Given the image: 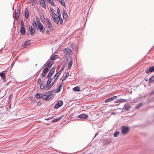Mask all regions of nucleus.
<instances>
[{
    "label": "nucleus",
    "mask_w": 154,
    "mask_h": 154,
    "mask_svg": "<svg viewBox=\"0 0 154 154\" xmlns=\"http://www.w3.org/2000/svg\"><path fill=\"white\" fill-rule=\"evenodd\" d=\"M50 15L52 17L54 21L57 24H59V21L58 20L57 16L53 11L51 10V13Z\"/></svg>",
    "instance_id": "nucleus-1"
},
{
    "label": "nucleus",
    "mask_w": 154,
    "mask_h": 154,
    "mask_svg": "<svg viewBox=\"0 0 154 154\" xmlns=\"http://www.w3.org/2000/svg\"><path fill=\"white\" fill-rule=\"evenodd\" d=\"M38 28L40 32L43 33L45 30V28L44 27L42 23L40 21H38Z\"/></svg>",
    "instance_id": "nucleus-2"
},
{
    "label": "nucleus",
    "mask_w": 154,
    "mask_h": 154,
    "mask_svg": "<svg viewBox=\"0 0 154 154\" xmlns=\"http://www.w3.org/2000/svg\"><path fill=\"white\" fill-rule=\"evenodd\" d=\"M20 26V32L22 35H24L25 34V30L24 28V23L23 20L21 21Z\"/></svg>",
    "instance_id": "nucleus-3"
},
{
    "label": "nucleus",
    "mask_w": 154,
    "mask_h": 154,
    "mask_svg": "<svg viewBox=\"0 0 154 154\" xmlns=\"http://www.w3.org/2000/svg\"><path fill=\"white\" fill-rule=\"evenodd\" d=\"M121 129V132L123 134H126L129 132V128L128 127L122 126Z\"/></svg>",
    "instance_id": "nucleus-4"
},
{
    "label": "nucleus",
    "mask_w": 154,
    "mask_h": 154,
    "mask_svg": "<svg viewBox=\"0 0 154 154\" xmlns=\"http://www.w3.org/2000/svg\"><path fill=\"white\" fill-rule=\"evenodd\" d=\"M46 21L47 23V25L48 28L50 30L53 31V30L52 28L53 26L50 21L48 18L46 19Z\"/></svg>",
    "instance_id": "nucleus-5"
},
{
    "label": "nucleus",
    "mask_w": 154,
    "mask_h": 154,
    "mask_svg": "<svg viewBox=\"0 0 154 154\" xmlns=\"http://www.w3.org/2000/svg\"><path fill=\"white\" fill-rule=\"evenodd\" d=\"M20 13V11L19 10H17L15 11V14L14 16V17L16 20H17L18 19Z\"/></svg>",
    "instance_id": "nucleus-6"
},
{
    "label": "nucleus",
    "mask_w": 154,
    "mask_h": 154,
    "mask_svg": "<svg viewBox=\"0 0 154 154\" xmlns=\"http://www.w3.org/2000/svg\"><path fill=\"white\" fill-rule=\"evenodd\" d=\"M63 101L62 100L58 101L54 106L55 108L57 109L60 107L63 104Z\"/></svg>",
    "instance_id": "nucleus-7"
},
{
    "label": "nucleus",
    "mask_w": 154,
    "mask_h": 154,
    "mask_svg": "<svg viewBox=\"0 0 154 154\" xmlns=\"http://www.w3.org/2000/svg\"><path fill=\"white\" fill-rule=\"evenodd\" d=\"M47 100H50L54 97V95L53 94H50V93L49 91L47 92Z\"/></svg>",
    "instance_id": "nucleus-8"
},
{
    "label": "nucleus",
    "mask_w": 154,
    "mask_h": 154,
    "mask_svg": "<svg viewBox=\"0 0 154 154\" xmlns=\"http://www.w3.org/2000/svg\"><path fill=\"white\" fill-rule=\"evenodd\" d=\"M63 51L65 53H66L69 55H71L72 54V51L68 48H64L63 50Z\"/></svg>",
    "instance_id": "nucleus-9"
},
{
    "label": "nucleus",
    "mask_w": 154,
    "mask_h": 154,
    "mask_svg": "<svg viewBox=\"0 0 154 154\" xmlns=\"http://www.w3.org/2000/svg\"><path fill=\"white\" fill-rule=\"evenodd\" d=\"M51 81H52V80L51 79H49L48 80V81L47 82V85L46 87H48L49 88H50L53 85V82L51 84H50Z\"/></svg>",
    "instance_id": "nucleus-10"
},
{
    "label": "nucleus",
    "mask_w": 154,
    "mask_h": 154,
    "mask_svg": "<svg viewBox=\"0 0 154 154\" xmlns=\"http://www.w3.org/2000/svg\"><path fill=\"white\" fill-rule=\"evenodd\" d=\"M28 27L31 34V35H34L35 34V30L33 29L32 26L30 25H29Z\"/></svg>",
    "instance_id": "nucleus-11"
},
{
    "label": "nucleus",
    "mask_w": 154,
    "mask_h": 154,
    "mask_svg": "<svg viewBox=\"0 0 154 154\" xmlns=\"http://www.w3.org/2000/svg\"><path fill=\"white\" fill-rule=\"evenodd\" d=\"M126 101V100L125 99L122 98L118 99L115 101V103H119L122 102H125Z\"/></svg>",
    "instance_id": "nucleus-12"
},
{
    "label": "nucleus",
    "mask_w": 154,
    "mask_h": 154,
    "mask_svg": "<svg viewBox=\"0 0 154 154\" xmlns=\"http://www.w3.org/2000/svg\"><path fill=\"white\" fill-rule=\"evenodd\" d=\"M30 40H28L26 41L25 42H24L22 44V45L24 48H26L27 45H29L30 44Z\"/></svg>",
    "instance_id": "nucleus-13"
},
{
    "label": "nucleus",
    "mask_w": 154,
    "mask_h": 154,
    "mask_svg": "<svg viewBox=\"0 0 154 154\" xmlns=\"http://www.w3.org/2000/svg\"><path fill=\"white\" fill-rule=\"evenodd\" d=\"M63 82H62V83L60 84L59 86L57 88V90L56 91V93H58L59 92L61 88L63 87Z\"/></svg>",
    "instance_id": "nucleus-14"
},
{
    "label": "nucleus",
    "mask_w": 154,
    "mask_h": 154,
    "mask_svg": "<svg viewBox=\"0 0 154 154\" xmlns=\"http://www.w3.org/2000/svg\"><path fill=\"white\" fill-rule=\"evenodd\" d=\"M78 117L80 119H87L88 118V116L85 114H82L79 115Z\"/></svg>",
    "instance_id": "nucleus-15"
},
{
    "label": "nucleus",
    "mask_w": 154,
    "mask_h": 154,
    "mask_svg": "<svg viewBox=\"0 0 154 154\" xmlns=\"http://www.w3.org/2000/svg\"><path fill=\"white\" fill-rule=\"evenodd\" d=\"M59 76V75H58L56 74L54 75L53 77L51 78V79L52 80V81H53V83L56 82L57 79Z\"/></svg>",
    "instance_id": "nucleus-16"
},
{
    "label": "nucleus",
    "mask_w": 154,
    "mask_h": 154,
    "mask_svg": "<svg viewBox=\"0 0 154 154\" xmlns=\"http://www.w3.org/2000/svg\"><path fill=\"white\" fill-rule=\"evenodd\" d=\"M26 19H27L29 17V12L27 8H26L24 13Z\"/></svg>",
    "instance_id": "nucleus-17"
},
{
    "label": "nucleus",
    "mask_w": 154,
    "mask_h": 154,
    "mask_svg": "<svg viewBox=\"0 0 154 154\" xmlns=\"http://www.w3.org/2000/svg\"><path fill=\"white\" fill-rule=\"evenodd\" d=\"M45 0H41L40 1V2L42 6L44 8H46V5L45 3Z\"/></svg>",
    "instance_id": "nucleus-18"
},
{
    "label": "nucleus",
    "mask_w": 154,
    "mask_h": 154,
    "mask_svg": "<svg viewBox=\"0 0 154 154\" xmlns=\"http://www.w3.org/2000/svg\"><path fill=\"white\" fill-rule=\"evenodd\" d=\"M43 94L38 93L35 94V97L38 98H42Z\"/></svg>",
    "instance_id": "nucleus-19"
},
{
    "label": "nucleus",
    "mask_w": 154,
    "mask_h": 154,
    "mask_svg": "<svg viewBox=\"0 0 154 154\" xmlns=\"http://www.w3.org/2000/svg\"><path fill=\"white\" fill-rule=\"evenodd\" d=\"M0 76L4 80H5L6 78L5 73L2 72H1L0 73Z\"/></svg>",
    "instance_id": "nucleus-20"
},
{
    "label": "nucleus",
    "mask_w": 154,
    "mask_h": 154,
    "mask_svg": "<svg viewBox=\"0 0 154 154\" xmlns=\"http://www.w3.org/2000/svg\"><path fill=\"white\" fill-rule=\"evenodd\" d=\"M45 1H47L48 3H50L51 5L53 6H55V5L54 2H53V0H45Z\"/></svg>",
    "instance_id": "nucleus-21"
},
{
    "label": "nucleus",
    "mask_w": 154,
    "mask_h": 154,
    "mask_svg": "<svg viewBox=\"0 0 154 154\" xmlns=\"http://www.w3.org/2000/svg\"><path fill=\"white\" fill-rule=\"evenodd\" d=\"M72 59H70V60L69 62V63L68 64V68L69 69H70L72 65Z\"/></svg>",
    "instance_id": "nucleus-22"
},
{
    "label": "nucleus",
    "mask_w": 154,
    "mask_h": 154,
    "mask_svg": "<svg viewBox=\"0 0 154 154\" xmlns=\"http://www.w3.org/2000/svg\"><path fill=\"white\" fill-rule=\"evenodd\" d=\"M73 91H80V88L78 86L75 87L73 88Z\"/></svg>",
    "instance_id": "nucleus-23"
},
{
    "label": "nucleus",
    "mask_w": 154,
    "mask_h": 154,
    "mask_svg": "<svg viewBox=\"0 0 154 154\" xmlns=\"http://www.w3.org/2000/svg\"><path fill=\"white\" fill-rule=\"evenodd\" d=\"M54 73L50 71L47 75L48 78H49L51 77L52 76Z\"/></svg>",
    "instance_id": "nucleus-24"
},
{
    "label": "nucleus",
    "mask_w": 154,
    "mask_h": 154,
    "mask_svg": "<svg viewBox=\"0 0 154 154\" xmlns=\"http://www.w3.org/2000/svg\"><path fill=\"white\" fill-rule=\"evenodd\" d=\"M53 61H51L47 63L46 66L48 67H49L51 66V65L53 64Z\"/></svg>",
    "instance_id": "nucleus-25"
},
{
    "label": "nucleus",
    "mask_w": 154,
    "mask_h": 154,
    "mask_svg": "<svg viewBox=\"0 0 154 154\" xmlns=\"http://www.w3.org/2000/svg\"><path fill=\"white\" fill-rule=\"evenodd\" d=\"M47 92L45 94H43V95L42 96L43 97H42V98L44 100H47L46 98H47Z\"/></svg>",
    "instance_id": "nucleus-26"
},
{
    "label": "nucleus",
    "mask_w": 154,
    "mask_h": 154,
    "mask_svg": "<svg viewBox=\"0 0 154 154\" xmlns=\"http://www.w3.org/2000/svg\"><path fill=\"white\" fill-rule=\"evenodd\" d=\"M71 46L72 49H73L75 51L76 50V48L75 45L73 43H72L71 45Z\"/></svg>",
    "instance_id": "nucleus-27"
},
{
    "label": "nucleus",
    "mask_w": 154,
    "mask_h": 154,
    "mask_svg": "<svg viewBox=\"0 0 154 154\" xmlns=\"http://www.w3.org/2000/svg\"><path fill=\"white\" fill-rule=\"evenodd\" d=\"M61 3V4L64 7H65L66 6L65 2L64 0H62L60 2Z\"/></svg>",
    "instance_id": "nucleus-28"
},
{
    "label": "nucleus",
    "mask_w": 154,
    "mask_h": 154,
    "mask_svg": "<svg viewBox=\"0 0 154 154\" xmlns=\"http://www.w3.org/2000/svg\"><path fill=\"white\" fill-rule=\"evenodd\" d=\"M32 26H33V27L34 28H36V27H37V25H36V22L35 21V20H33L32 21Z\"/></svg>",
    "instance_id": "nucleus-29"
},
{
    "label": "nucleus",
    "mask_w": 154,
    "mask_h": 154,
    "mask_svg": "<svg viewBox=\"0 0 154 154\" xmlns=\"http://www.w3.org/2000/svg\"><path fill=\"white\" fill-rule=\"evenodd\" d=\"M58 57V56L57 55H55L51 57V60H54L56 59Z\"/></svg>",
    "instance_id": "nucleus-30"
},
{
    "label": "nucleus",
    "mask_w": 154,
    "mask_h": 154,
    "mask_svg": "<svg viewBox=\"0 0 154 154\" xmlns=\"http://www.w3.org/2000/svg\"><path fill=\"white\" fill-rule=\"evenodd\" d=\"M69 75V72L66 73V75L64 77H63L62 79V81H64L66 78H67Z\"/></svg>",
    "instance_id": "nucleus-31"
},
{
    "label": "nucleus",
    "mask_w": 154,
    "mask_h": 154,
    "mask_svg": "<svg viewBox=\"0 0 154 154\" xmlns=\"http://www.w3.org/2000/svg\"><path fill=\"white\" fill-rule=\"evenodd\" d=\"M154 81V76H152L149 79V82H152Z\"/></svg>",
    "instance_id": "nucleus-32"
},
{
    "label": "nucleus",
    "mask_w": 154,
    "mask_h": 154,
    "mask_svg": "<svg viewBox=\"0 0 154 154\" xmlns=\"http://www.w3.org/2000/svg\"><path fill=\"white\" fill-rule=\"evenodd\" d=\"M149 72H152L154 71V66L150 67L149 68Z\"/></svg>",
    "instance_id": "nucleus-33"
},
{
    "label": "nucleus",
    "mask_w": 154,
    "mask_h": 154,
    "mask_svg": "<svg viewBox=\"0 0 154 154\" xmlns=\"http://www.w3.org/2000/svg\"><path fill=\"white\" fill-rule=\"evenodd\" d=\"M61 117H59L57 119H55L52 121V122H56L60 120L61 119Z\"/></svg>",
    "instance_id": "nucleus-34"
},
{
    "label": "nucleus",
    "mask_w": 154,
    "mask_h": 154,
    "mask_svg": "<svg viewBox=\"0 0 154 154\" xmlns=\"http://www.w3.org/2000/svg\"><path fill=\"white\" fill-rule=\"evenodd\" d=\"M58 17L59 18V21L60 22V23L61 24H62L63 23V20L62 18L61 17V16H60V17Z\"/></svg>",
    "instance_id": "nucleus-35"
},
{
    "label": "nucleus",
    "mask_w": 154,
    "mask_h": 154,
    "mask_svg": "<svg viewBox=\"0 0 154 154\" xmlns=\"http://www.w3.org/2000/svg\"><path fill=\"white\" fill-rule=\"evenodd\" d=\"M119 132H115L114 134L113 135L114 137H116L119 135Z\"/></svg>",
    "instance_id": "nucleus-36"
},
{
    "label": "nucleus",
    "mask_w": 154,
    "mask_h": 154,
    "mask_svg": "<svg viewBox=\"0 0 154 154\" xmlns=\"http://www.w3.org/2000/svg\"><path fill=\"white\" fill-rule=\"evenodd\" d=\"M57 13H58V17H60L61 16V14H60V10L59 9V8H57Z\"/></svg>",
    "instance_id": "nucleus-37"
},
{
    "label": "nucleus",
    "mask_w": 154,
    "mask_h": 154,
    "mask_svg": "<svg viewBox=\"0 0 154 154\" xmlns=\"http://www.w3.org/2000/svg\"><path fill=\"white\" fill-rule=\"evenodd\" d=\"M45 87L43 84H42L40 86V88L41 89H45Z\"/></svg>",
    "instance_id": "nucleus-38"
},
{
    "label": "nucleus",
    "mask_w": 154,
    "mask_h": 154,
    "mask_svg": "<svg viewBox=\"0 0 154 154\" xmlns=\"http://www.w3.org/2000/svg\"><path fill=\"white\" fill-rule=\"evenodd\" d=\"M49 71V69L47 68H45L43 70V72L46 74L47 72Z\"/></svg>",
    "instance_id": "nucleus-39"
},
{
    "label": "nucleus",
    "mask_w": 154,
    "mask_h": 154,
    "mask_svg": "<svg viewBox=\"0 0 154 154\" xmlns=\"http://www.w3.org/2000/svg\"><path fill=\"white\" fill-rule=\"evenodd\" d=\"M68 17V15L67 14L64 15H63V18L64 20H66L67 19Z\"/></svg>",
    "instance_id": "nucleus-40"
},
{
    "label": "nucleus",
    "mask_w": 154,
    "mask_h": 154,
    "mask_svg": "<svg viewBox=\"0 0 154 154\" xmlns=\"http://www.w3.org/2000/svg\"><path fill=\"white\" fill-rule=\"evenodd\" d=\"M112 101L111 100V99L110 98H108L107 99H106L105 101V103H107V102H109L110 101Z\"/></svg>",
    "instance_id": "nucleus-41"
},
{
    "label": "nucleus",
    "mask_w": 154,
    "mask_h": 154,
    "mask_svg": "<svg viewBox=\"0 0 154 154\" xmlns=\"http://www.w3.org/2000/svg\"><path fill=\"white\" fill-rule=\"evenodd\" d=\"M117 97V96H114L111 97H110V98L111 99V100H113L116 99Z\"/></svg>",
    "instance_id": "nucleus-42"
},
{
    "label": "nucleus",
    "mask_w": 154,
    "mask_h": 154,
    "mask_svg": "<svg viewBox=\"0 0 154 154\" xmlns=\"http://www.w3.org/2000/svg\"><path fill=\"white\" fill-rule=\"evenodd\" d=\"M55 70V67H54L52 68V69L51 70V72H52L54 73Z\"/></svg>",
    "instance_id": "nucleus-43"
},
{
    "label": "nucleus",
    "mask_w": 154,
    "mask_h": 154,
    "mask_svg": "<svg viewBox=\"0 0 154 154\" xmlns=\"http://www.w3.org/2000/svg\"><path fill=\"white\" fill-rule=\"evenodd\" d=\"M142 105V104L141 103H140L139 104H138L136 106V107L137 108H138L141 106Z\"/></svg>",
    "instance_id": "nucleus-44"
},
{
    "label": "nucleus",
    "mask_w": 154,
    "mask_h": 154,
    "mask_svg": "<svg viewBox=\"0 0 154 154\" xmlns=\"http://www.w3.org/2000/svg\"><path fill=\"white\" fill-rule=\"evenodd\" d=\"M63 15H64L65 14L66 15V14H67L66 11L65 10H63Z\"/></svg>",
    "instance_id": "nucleus-45"
},
{
    "label": "nucleus",
    "mask_w": 154,
    "mask_h": 154,
    "mask_svg": "<svg viewBox=\"0 0 154 154\" xmlns=\"http://www.w3.org/2000/svg\"><path fill=\"white\" fill-rule=\"evenodd\" d=\"M61 73V70H60L56 74L57 75H59V76L60 75V74Z\"/></svg>",
    "instance_id": "nucleus-46"
},
{
    "label": "nucleus",
    "mask_w": 154,
    "mask_h": 154,
    "mask_svg": "<svg viewBox=\"0 0 154 154\" xmlns=\"http://www.w3.org/2000/svg\"><path fill=\"white\" fill-rule=\"evenodd\" d=\"M130 108V106H125V108L126 110H128Z\"/></svg>",
    "instance_id": "nucleus-47"
},
{
    "label": "nucleus",
    "mask_w": 154,
    "mask_h": 154,
    "mask_svg": "<svg viewBox=\"0 0 154 154\" xmlns=\"http://www.w3.org/2000/svg\"><path fill=\"white\" fill-rule=\"evenodd\" d=\"M41 82V79H38V81L37 83L38 84H40Z\"/></svg>",
    "instance_id": "nucleus-48"
},
{
    "label": "nucleus",
    "mask_w": 154,
    "mask_h": 154,
    "mask_svg": "<svg viewBox=\"0 0 154 154\" xmlns=\"http://www.w3.org/2000/svg\"><path fill=\"white\" fill-rule=\"evenodd\" d=\"M46 74L45 73H44V72H43V73H42V77H44L45 76V75H46Z\"/></svg>",
    "instance_id": "nucleus-49"
},
{
    "label": "nucleus",
    "mask_w": 154,
    "mask_h": 154,
    "mask_svg": "<svg viewBox=\"0 0 154 154\" xmlns=\"http://www.w3.org/2000/svg\"><path fill=\"white\" fill-rule=\"evenodd\" d=\"M42 104L41 102L40 101H38V103L37 105L38 106H40Z\"/></svg>",
    "instance_id": "nucleus-50"
},
{
    "label": "nucleus",
    "mask_w": 154,
    "mask_h": 154,
    "mask_svg": "<svg viewBox=\"0 0 154 154\" xmlns=\"http://www.w3.org/2000/svg\"><path fill=\"white\" fill-rule=\"evenodd\" d=\"M12 96L11 95H10L9 96V98L10 99H11L12 98Z\"/></svg>",
    "instance_id": "nucleus-51"
},
{
    "label": "nucleus",
    "mask_w": 154,
    "mask_h": 154,
    "mask_svg": "<svg viewBox=\"0 0 154 154\" xmlns=\"http://www.w3.org/2000/svg\"><path fill=\"white\" fill-rule=\"evenodd\" d=\"M63 67H62L60 70H61H61H63Z\"/></svg>",
    "instance_id": "nucleus-52"
},
{
    "label": "nucleus",
    "mask_w": 154,
    "mask_h": 154,
    "mask_svg": "<svg viewBox=\"0 0 154 154\" xmlns=\"http://www.w3.org/2000/svg\"><path fill=\"white\" fill-rule=\"evenodd\" d=\"M146 73H148V72H149V71L148 70H147L146 71Z\"/></svg>",
    "instance_id": "nucleus-53"
},
{
    "label": "nucleus",
    "mask_w": 154,
    "mask_h": 154,
    "mask_svg": "<svg viewBox=\"0 0 154 154\" xmlns=\"http://www.w3.org/2000/svg\"><path fill=\"white\" fill-rule=\"evenodd\" d=\"M46 32H48V30H47V31H46Z\"/></svg>",
    "instance_id": "nucleus-54"
}]
</instances>
